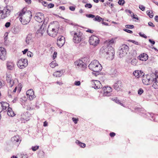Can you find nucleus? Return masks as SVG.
Segmentation results:
<instances>
[{"mask_svg": "<svg viewBox=\"0 0 158 158\" xmlns=\"http://www.w3.org/2000/svg\"><path fill=\"white\" fill-rule=\"evenodd\" d=\"M133 74L137 78L142 77V76H143L144 75V73L141 70H135L133 72Z\"/></svg>", "mask_w": 158, "mask_h": 158, "instance_id": "obj_23", "label": "nucleus"}, {"mask_svg": "<svg viewBox=\"0 0 158 158\" xmlns=\"http://www.w3.org/2000/svg\"><path fill=\"white\" fill-rule=\"evenodd\" d=\"M10 23L9 22L6 23L5 24V26L7 28L10 27Z\"/></svg>", "mask_w": 158, "mask_h": 158, "instance_id": "obj_55", "label": "nucleus"}, {"mask_svg": "<svg viewBox=\"0 0 158 158\" xmlns=\"http://www.w3.org/2000/svg\"><path fill=\"white\" fill-rule=\"evenodd\" d=\"M129 41L137 45H139L140 44L138 42H137L134 40H129Z\"/></svg>", "mask_w": 158, "mask_h": 158, "instance_id": "obj_44", "label": "nucleus"}, {"mask_svg": "<svg viewBox=\"0 0 158 158\" xmlns=\"http://www.w3.org/2000/svg\"><path fill=\"white\" fill-rule=\"evenodd\" d=\"M11 140L12 143L16 146H18L21 142V140L19 139V136L18 135L12 137Z\"/></svg>", "mask_w": 158, "mask_h": 158, "instance_id": "obj_18", "label": "nucleus"}, {"mask_svg": "<svg viewBox=\"0 0 158 158\" xmlns=\"http://www.w3.org/2000/svg\"><path fill=\"white\" fill-rule=\"evenodd\" d=\"M87 32H89L91 33H92L94 32V31L90 29H89L87 31Z\"/></svg>", "mask_w": 158, "mask_h": 158, "instance_id": "obj_64", "label": "nucleus"}, {"mask_svg": "<svg viewBox=\"0 0 158 158\" xmlns=\"http://www.w3.org/2000/svg\"><path fill=\"white\" fill-rule=\"evenodd\" d=\"M142 82L143 83L146 85L152 84V80L154 79L155 77V74L154 73L151 74H147L145 76H143Z\"/></svg>", "mask_w": 158, "mask_h": 158, "instance_id": "obj_4", "label": "nucleus"}, {"mask_svg": "<svg viewBox=\"0 0 158 158\" xmlns=\"http://www.w3.org/2000/svg\"><path fill=\"white\" fill-rule=\"evenodd\" d=\"M112 100L114 101L116 103L119 104L122 106H124V105L120 102V101L118 99L117 97H115L114 98H112Z\"/></svg>", "mask_w": 158, "mask_h": 158, "instance_id": "obj_29", "label": "nucleus"}, {"mask_svg": "<svg viewBox=\"0 0 158 158\" xmlns=\"http://www.w3.org/2000/svg\"><path fill=\"white\" fill-rule=\"evenodd\" d=\"M75 143L82 148H84L85 147L86 144L85 143H81L77 140L76 141Z\"/></svg>", "mask_w": 158, "mask_h": 158, "instance_id": "obj_30", "label": "nucleus"}, {"mask_svg": "<svg viewBox=\"0 0 158 158\" xmlns=\"http://www.w3.org/2000/svg\"><path fill=\"white\" fill-rule=\"evenodd\" d=\"M12 9V7L7 6L3 10H0V18L3 19L7 17L10 15Z\"/></svg>", "mask_w": 158, "mask_h": 158, "instance_id": "obj_3", "label": "nucleus"}, {"mask_svg": "<svg viewBox=\"0 0 158 158\" xmlns=\"http://www.w3.org/2000/svg\"><path fill=\"white\" fill-rule=\"evenodd\" d=\"M118 3L119 5L122 6L125 3V1L124 0H119Z\"/></svg>", "mask_w": 158, "mask_h": 158, "instance_id": "obj_41", "label": "nucleus"}, {"mask_svg": "<svg viewBox=\"0 0 158 158\" xmlns=\"http://www.w3.org/2000/svg\"><path fill=\"white\" fill-rule=\"evenodd\" d=\"M110 2H106L104 3V5L105 6H106V5H110Z\"/></svg>", "mask_w": 158, "mask_h": 158, "instance_id": "obj_63", "label": "nucleus"}, {"mask_svg": "<svg viewBox=\"0 0 158 158\" xmlns=\"http://www.w3.org/2000/svg\"><path fill=\"white\" fill-rule=\"evenodd\" d=\"M5 85L4 82L0 81V89L1 88Z\"/></svg>", "mask_w": 158, "mask_h": 158, "instance_id": "obj_49", "label": "nucleus"}, {"mask_svg": "<svg viewBox=\"0 0 158 158\" xmlns=\"http://www.w3.org/2000/svg\"><path fill=\"white\" fill-rule=\"evenodd\" d=\"M129 47L125 44L123 45L119 50V55L120 57L126 55L128 52Z\"/></svg>", "mask_w": 158, "mask_h": 158, "instance_id": "obj_8", "label": "nucleus"}, {"mask_svg": "<svg viewBox=\"0 0 158 158\" xmlns=\"http://www.w3.org/2000/svg\"><path fill=\"white\" fill-rule=\"evenodd\" d=\"M131 16L134 19H136L137 20L138 19V18L135 16L134 13H132V14H131Z\"/></svg>", "mask_w": 158, "mask_h": 158, "instance_id": "obj_59", "label": "nucleus"}, {"mask_svg": "<svg viewBox=\"0 0 158 158\" xmlns=\"http://www.w3.org/2000/svg\"><path fill=\"white\" fill-rule=\"evenodd\" d=\"M99 38L96 36L92 35L89 37V42L91 45L96 46L99 44Z\"/></svg>", "mask_w": 158, "mask_h": 158, "instance_id": "obj_9", "label": "nucleus"}, {"mask_svg": "<svg viewBox=\"0 0 158 158\" xmlns=\"http://www.w3.org/2000/svg\"><path fill=\"white\" fill-rule=\"evenodd\" d=\"M123 30L124 31L129 33H132V31L128 29H124Z\"/></svg>", "mask_w": 158, "mask_h": 158, "instance_id": "obj_54", "label": "nucleus"}, {"mask_svg": "<svg viewBox=\"0 0 158 158\" xmlns=\"http://www.w3.org/2000/svg\"><path fill=\"white\" fill-rule=\"evenodd\" d=\"M54 6V5L53 3H50L48 6V8H51L53 7Z\"/></svg>", "mask_w": 158, "mask_h": 158, "instance_id": "obj_48", "label": "nucleus"}, {"mask_svg": "<svg viewBox=\"0 0 158 158\" xmlns=\"http://www.w3.org/2000/svg\"><path fill=\"white\" fill-rule=\"evenodd\" d=\"M7 110V114L9 116L13 117L15 115V113L14 112L12 111L11 108L10 107L8 108Z\"/></svg>", "mask_w": 158, "mask_h": 158, "instance_id": "obj_28", "label": "nucleus"}, {"mask_svg": "<svg viewBox=\"0 0 158 158\" xmlns=\"http://www.w3.org/2000/svg\"><path fill=\"white\" fill-rule=\"evenodd\" d=\"M108 52H106V54L108 55V57L110 59L112 60L114 58V49L112 47L108 46Z\"/></svg>", "mask_w": 158, "mask_h": 158, "instance_id": "obj_17", "label": "nucleus"}, {"mask_svg": "<svg viewBox=\"0 0 158 158\" xmlns=\"http://www.w3.org/2000/svg\"><path fill=\"white\" fill-rule=\"evenodd\" d=\"M93 20L95 21H97L98 22H100L101 20L103 21V19L98 15H97L95 17H94Z\"/></svg>", "mask_w": 158, "mask_h": 158, "instance_id": "obj_32", "label": "nucleus"}, {"mask_svg": "<svg viewBox=\"0 0 158 158\" xmlns=\"http://www.w3.org/2000/svg\"><path fill=\"white\" fill-rule=\"evenodd\" d=\"M138 61L136 59H134L131 61V64L133 65H136Z\"/></svg>", "mask_w": 158, "mask_h": 158, "instance_id": "obj_36", "label": "nucleus"}, {"mask_svg": "<svg viewBox=\"0 0 158 158\" xmlns=\"http://www.w3.org/2000/svg\"><path fill=\"white\" fill-rule=\"evenodd\" d=\"M148 55L145 53L140 54L138 57V59L139 60L142 61H145L148 59Z\"/></svg>", "mask_w": 158, "mask_h": 158, "instance_id": "obj_21", "label": "nucleus"}, {"mask_svg": "<svg viewBox=\"0 0 158 158\" xmlns=\"http://www.w3.org/2000/svg\"><path fill=\"white\" fill-rule=\"evenodd\" d=\"M69 9L71 11H74L75 10V8L73 6H70L69 7Z\"/></svg>", "mask_w": 158, "mask_h": 158, "instance_id": "obj_60", "label": "nucleus"}, {"mask_svg": "<svg viewBox=\"0 0 158 158\" xmlns=\"http://www.w3.org/2000/svg\"><path fill=\"white\" fill-rule=\"evenodd\" d=\"M6 58V52L5 48L3 47L0 48V59L4 60Z\"/></svg>", "mask_w": 158, "mask_h": 158, "instance_id": "obj_15", "label": "nucleus"}, {"mask_svg": "<svg viewBox=\"0 0 158 158\" xmlns=\"http://www.w3.org/2000/svg\"><path fill=\"white\" fill-rule=\"evenodd\" d=\"M30 114L27 112H24L21 115L20 120L22 123H25L29 120Z\"/></svg>", "mask_w": 158, "mask_h": 158, "instance_id": "obj_12", "label": "nucleus"}, {"mask_svg": "<svg viewBox=\"0 0 158 158\" xmlns=\"http://www.w3.org/2000/svg\"><path fill=\"white\" fill-rule=\"evenodd\" d=\"M85 6L87 8L90 9L92 7V5L90 3H87L85 5Z\"/></svg>", "mask_w": 158, "mask_h": 158, "instance_id": "obj_43", "label": "nucleus"}, {"mask_svg": "<svg viewBox=\"0 0 158 158\" xmlns=\"http://www.w3.org/2000/svg\"><path fill=\"white\" fill-rule=\"evenodd\" d=\"M114 42V40L113 39L110 40L109 41H106V44L108 45H110L111 44H113Z\"/></svg>", "mask_w": 158, "mask_h": 158, "instance_id": "obj_35", "label": "nucleus"}, {"mask_svg": "<svg viewBox=\"0 0 158 158\" xmlns=\"http://www.w3.org/2000/svg\"><path fill=\"white\" fill-rule=\"evenodd\" d=\"M14 64L12 62H8L6 64L8 69L10 70H13L14 68Z\"/></svg>", "mask_w": 158, "mask_h": 158, "instance_id": "obj_26", "label": "nucleus"}, {"mask_svg": "<svg viewBox=\"0 0 158 158\" xmlns=\"http://www.w3.org/2000/svg\"><path fill=\"white\" fill-rule=\"evenodd\" d=\"M48 18H46L44 20L43 23L40 27V28L36 32V34L39 35V36H42L46 29V23L47 22H46V21H48Z\"/></svg>", "mask_w": 158, "mask_h": 158, "instance_id": "obj_6", "label": "nucleus"}, {"mask_svg": "<svg viewBox=\"0 0 158 158\" xmlns=\"http://www.w3.org/2000/svg\"><path fill=\"white\" fill-rule=\"evenodd\" d=\"M50 25L49 26L47 32L49 35L54 37L56 36L57 33L58 28L50 27Z\"/></svg>", "mask_w": 158, "mask_h": 158, "instance_id": "obj_10", "label": "nucleus"}, {"mask_svg": "<svg viewBox=\"0 0 158 158\" xmlns=\"http://www.w3.org/2000/svg\"><path fill=\"white\" fill-rule=\"evenodd\" d=\"M8 82L9 83V85L10 87H11L14 84V80L13 79H12L10 81Z\"/></svg>", "mask_w": 158, "mask_h": 158, "instance_id": "obj_38", "label": "nucleus"}, {"mask_svg": "<svg viewBox=\"0 0 158 158\" xmlns=\"http://www.w3.org/2000/svg\"><path fill=\"white\" fill-rule=\"evenodd\" d=\"M25 41L27 45L30 44L32 42V36L31 34L28 35L26 38Z\"/></svg>", "mask_w": 158, "mask_h": 158, "instance_id": "obj_24", "label": "nucleus"}, {"mask_svg": "<svg viewBox=\"0 0 158 158\" xmlns=\"http://www.w3.org/2000/svg\"><path fill=\"white\" fill-rule=\"evenodd\" d=\"M15 34L19 32V30L17 28H15L12 31Z\"/></svg>", "mask_w": 158, "mask_h": 158, "instance_id": "obj_46", "label": "nucleus"}, {"mask_svg": "<svg viewBox=\"0 0 158 158\" xmlns=\"http://www.w3.org/2000/svg\"><path fill=\"white\" fill-rule=\"evenodd\" d=\"M139 35L141 37L144 38H147V36L146 35H145V34H142V33L141 32H139Z\"/></svg>", "mask_w": 158, "mask_h": 158, "instance_id": "obj_51", "label": "nucleus"}, {"mask_svg": "<svg viewBox=\"0 0 158 158\" xmlns=\"http://www.w3.org/2000/svg\"><path fill=\"white\" fill-rule=\"evenodd\" d=\"M143 92V90L142 88H140L138 91V94L141 95Z\"/></svg>", "mask_w": 158, "mask_h": 158, "instance_id": "obj_47", "label": "nucleus"}, {"mask_svg": "<svg viewBox=\"0 0 158 158\" xmlns=\"http://www.w3.org/2000/svg\"><path fill=\"white\" fill-rule=\"evenodd\" d=\"M11 76L10 75H7L6 76V80L7 82H9L11 80Z\"/></svg>", "mask_w": 158, "mask_h": 158, "instance_id": "obj_39", "label": "nucleus"}, {"mask_svg": "<svg viewBox=\"0 0 158 158\" xmlns=\"http://www.w3.org/2000/svg\"><path fill=\"white\" fill-rule=\"evenodd\" d=\"M86 16L87 17L91 18H94L95 17V15L91 14H86Z\"/></svg>", "mask_w": 158, "mask_h": 158, "instance_id": "obj_40", "label": "nucleus"}, {"mask_svg": "<svg viewBox=\"0 0 158 158\" xmlns=\"http://www.w3.org/2000/svg\"><path fill=\"white\" fill-rule=\"evenodd\" d=\"M39 148V146H36L34 147H32L31 148L32 150L34 151H36Z\"/></svg>", "mask_w": 158, "mask_h": 158, "instance_id": "obj_45", "label": "nucleus"}, {"mask_svg": "<svg viewBox=\"0 0 158 158\" xmlns=\"http://www.w3.org/2000/svg\"><path fill=\"white\" fill-rule=\"evenodd\" d=\"M115 135V134L114 132H111L110 134V135L111 136V137H113Z\"/></svg>", "mask_w": 158, "mask_h": 158, "instance_id": "obj_61", "label": "nucleus"}, {"mask_svg": "<svg viewBox=\"0 0 158 158\" xmlns=\"http://www.w3.org/2000/svg\"><path fill=\"white\" fill-rule=\"evenodd\" d=\"M35 20L39 23L42 22L44 20V16L43 13H38L34 17Z\"/></svg>", "mask_w": 158, "mask_h": 158, "instance_id": "obj_14", "label": "nucleus"}, {"mask_svg": "<svg viewBox=\"0 0 158 158\" xmlns=\"http://www.w3.org/2000/svg\"><path fill=\"white\" fill-rule=\"evenodd\" d=\"M122 86V82L120 81H118L114 85V88L117 90L119 91Z\"/></svg>", "mask_w": 158, "mask_h": 158, "instance_id": "obj_25", "label": "nucleus"}, {"mask_svg": "<svg viewBox=\"0 0 158 158\" xmlns=\"http://www.w3.org/2000/svg\"><path fill=\"white\" fill-rule=\"evenodd\" d=\"M81 84L80 82L79 81H75L74 83V84L76 85H79Z\"/></svg>", "mask_w": 158, "mask_h": 158, "instance_id": "obj_56", "label": "nucleus"}, {"mask_svg": "<svg viewBox=\"0 0 158 158\" xmlns=\"http://www.w3.org/2000/svg\"><path fill=\"white\" fill-rule=\"evenodd\" d=\"M154 77V79L152 80V86L155 89H158V77H156L155 75V77Z\"/></svg>", "mask_w": 158, "mask_h": 158, "instance_id": "obj_22", "label": "nucleus"}, {"mask_svg": "<svg viewBox=\"0 0 158 158\" xmlns=\"http://www.w3.org/2000/svg\"><path fill=\"white\" fill-rule=\"evenodd\" d=\"M2 104L1 110H6V109L8 108L9 104L8 103L6 102H1Z\"/></svg>", "mask_w": 158, "mask_h": 158, "instance_id": "obj_27", "label": "nucleus"}, {"mask_svg": "<svg viewBox=\"0 0 158 158\" xmlns=\"http://www.w3.org/2000/svg\"><path fill=\"white\" fill-rule=\"evenodd\" d=\"M65 42V38L61 35L59 36L57 38V44L58 46L61 48L64 45Z\"/></svg>", "mask_w": 158, "mask_h": 158, "instance_id": "obj_16", "label": "nucleus"}, {"mask_svg": "<svg viewBox=\"0 0 158 158\" xmlns=\"http://www.w3.org/2000/svg\"><path fill=\"white\" fill-rule=\"evenodd\" d=\"M71 34L73 36V42L76 44L80 43L83 39L82 33L81 32L77 33L72 31Z\"/></svg>", "mask_w": 158, "mask_h": 158, "instance_id": "obj_5", "label": "nucleus"}, {"mask_svg": "<svg viewBox=\"0 0 158 158\" xmlns=\"http://www.w3.org/2000/svg\"><path fill=\"white\" fill-rule=\"evenodd\" d=\"M28 65V61L26 59H21L17 63V65L20 69H23L26 67Z\"/></svg>", "mask_w": 158, "mask_h": 158, "instance_id": "obj_7", "label": "nucleus"}, {"mask_svg": "<svg viewBox=\"0 0 158 158\" xmlns=\"http://www.w3.org/2000/svg\"><path fill=\"white\" fill-rule=\"evenodd\" d=\"M88 67L89 69L96 72H99L102 69L101 64L97 60H94L89 64Z\"/></svg>", "mask_w": 158, "mask_h": 158, "instance_id": "obj_2", "label": "nucleus"}, {"mask_svg": "<svg viewBox=\"0 0 158 158\" xmlns=\"http://www.w3.org/2000/svg\"><path fill=\"white\" fill-rule=\"evenodd\" d=\"M149 41L151 43L152 45H154L155 44V42L154 40H151V39H149Z\"/></svg>", "mask_w": 158, "mask_h": 158, "instance_id": "obj_58", "label": "nucleus"}, {"mask_svg": "<svg viewBox=\"0 0 158 158\" xmlns=\"http://www.w3.org/2000/svg\"><path fill=\"white\" fill-rule=\"evenodd\" d=\"M26 94L28 98L31 101L33 100L35 98L34 92L32 89L28 90L26 92Z\"/></svg>", "mask_w": 158, "mask_h": 158, "instance_id": "obj_19", "label": "nucleus"}, {"mask_svg": "<svg viewBox=\"0 0 158 158\" xmlns=\"http://www.w3.org/2000/svg\"><path fill=\"white\" fill-rule=\"evenodd\" d=\"M104 96H109L111 95V92L112 91V89L109 86L104 87L103 88Z\"/></svg>", "mask_w": 158, "mask_h": 158, "instance_id": "obj_13", "label": "nucleus"}, {"mask_svg": "<svg viewBox=\"0 0 158 158\" xmlns=\"http://www.w3.org/2000/svg\"><path fill=\"white\" fill-rule=\"evenodd\" d=\"M148 24L149 26L151 27H155V25L153 24V23L151 22H150L148 23Z\"/></svg>", "mask_w": 158, "mask_h": 158, "instance_id": "obj_57", "label": "nucleus"}, {"mask_svg": "<svg viewBox=\"0 0 158 158\" xmlns=\"http://www.w3.org/2000/svg\"><path fill=\"white\" fill-rule=\"evenodd\" d=\"M18 15L21 16L19 18L20 21L24 25L27 24L30 21L32 17L31 11H27L25 8L18 13Z\"/></svg>", "mask_w": 158, "mask_h": 158, "instance_id": "obj_1", "label": "nucleus"}, {"mask_svg": "<svg viewBox=\"0 0 158 158\" xmlns=\"http://www.w3.org/2000/svg\"><path fill=\"white\" fill-rule=\"evenodd\" d=\"M125 27L127 28L132 29L134 28V26L133 25H126Z\"/></svg>", "mask_w": 158, "mask_h": 158, "instance_id": "obj_42", "label": "nucleus"}, {"mask_svg": "<svg viewBox=\"0 0 158 158\" xmlns=\"http://www.w3.org/2000/svg\"><path fill=\"white\" fill-rule=\"evenodd\" d=\"M146 13L148 15L150 18H152L153 17L154 15L152 11L148 10L147 11Z\"/></svg>", "mask_w": 158, "mask_h": 158, "instance_id": "obj_33", "label": "nucleus"}, {"mask_svg": "<svg viewBox=\"0 0 158 158\" xmlns=\"http://www.w3.org/2000/svg\"><path fill=\"white\" fill-rule=\"evenodd\" d=\"M72 119L73 121L74 122V123L75 124H76L77 123V121H78V119L75 118H72Z\"/></svg>", "mask_w": 158, "mask_h": 158, "instance_id": "obj_53", "label": "nucleus"}, {"mask_svg": "<svg viewBox=\"0 0 158 158\" xmlns=\"http://www.w3.org/2000/svg\"><path fill=\"white\" fill-rule=\"evenodd\" d=\"M58 65L56 63V62L55 61H52L50 64V66L52 68H54L55 66H57Z\"/></svg>", "mask_w": 158, "mask_h": 158, "instance_id": "obj_34", "label": "nucleus"}, {"mask_svg": "<svg viewBox=\"0 0 158 158\" xmlns=\"http://www.w3.org/2000/svg\"><path fill=\"white\" fill-rule=\"evenodd\" d=\"M54 76H56V77H61L62 75L61 72L60 71H57L54 73L53 74Z\"/></svg>", "mask_w": 158, "mask_h": 158, "instance_id": "obj_31", "label": "nucleus"}, {"mask_svg": "<svg viewBox=\"0 0 158 158\" xmlns=\"http://www.w3.org/2000/svg\"><path fill=\"white\" fill-rule=\"evenodd\" d=\"M74 64L77 68L84 70L86 68V65L81 60H77L75 62Z\"/></svg>", "mask_w": 158, "mask_h": 158, "instance_id": "obj_11", "label": "nucleus"}, {"mask_svg": "<svg viewBox=\"0 0 158 158\" xmlns=\"http://www.w3.org/2000/svg\"><path fill=\"white\" fill-rule=\"evenodd\" d=\"M27 56L28 57H31L33 56V54L31 52L28 51L27 52Z\"/></svg>", "mask_w": 158, "mask_h": 158, "instance_id": "obj_52", "label": "nucleus"}, {"mask_svg": "<svg viewBox=\"0 0 158 158\" xmlns=\"http://www.w3.org/2000/svg\"><path fill=\"white\" fill-rule=\"evenodd\" d=\"M92 87L95 89H99L102 87L101 83L98 81H92Z\"/></svg>", "mask_w": 158, "mask_h": 158, "instance_id": "obj_20", "label": "nucleus"}, {"mask_svg": "<svg viewBox=\"0 0 158 158\" xmlns=\"http://www.w3.org/2000/svg\"><path fill=\"white\" fill-rule=\"evenodd\" d=\"M57 55V53L56 52H55L54 53L53 55V59H54L56 57Z\"/></svg>", "mask_w": 158, "mask_h": 158, "instance_id": "obj_62", "label": "nucleus"}, {"mask_svg": "<svg viewBox=\"0 0 158 158\" xmlns=\"http://www.w3.org/2000/svg\"><path fill=\"white\" fill-rule=\"evenodd\" d=\"M39 2L41 3L45 6H47L48 5V3L42 0H39Z\"/></svg>", "mask_w": 158, "mask_h": 158, "instance_id": "obj_37", "label": "nucleus"}, {"mask_svg": "<svg viewBox=\"0 0 158 158\" xmlns=\"http://www.w3.org/2000/svg\"><path fill=\"white\" fill-rule=\"evenodd\" d=\"M139 8L142 11H144L145 8V7L142 5H139Z\"/></svg>", "mask_w": 158, "mask_h": 158, "instance_id": "obj_50", "label": "nucleus"}]
</instances>
